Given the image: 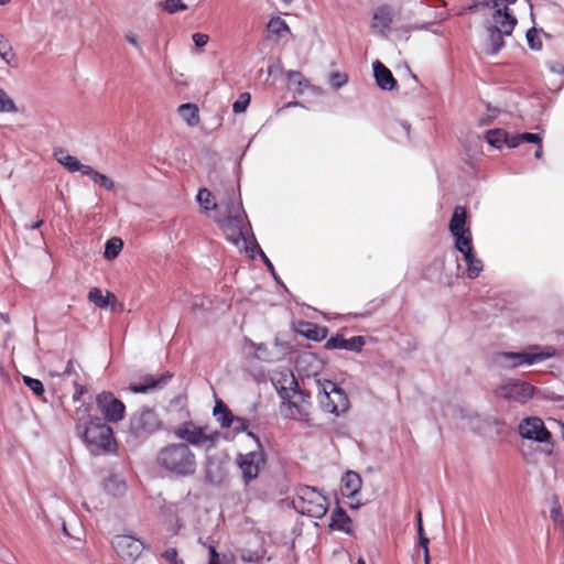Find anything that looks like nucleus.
Segmentation results:
<instances>
[{
	"instance_id": "obj_18",
	"label": "nucleus",
	"mask_w": 564,
	"mask_h": 564,
	"mask_svg": "<svg viewBox=\"0 0 564 564\" xmlns=\"http://www.w3.org/2000/svg\"><path fill=\"white\" fill-rule=\"evenodd\" d=\"M273 384L281 399H288L295 390H300L297 380L292 371L280 372L279 377L273 379Z\"/></svg>"
},
{
	"instance_id": "obj_44",
	"label": "nucleus",
	"mask_w": 564,
	"mask_h": 564,
	"mask_svg": "<svg viewBox=\"0 0 564 564\" xmlns=\"http://www.w3.org/2000/svg\"><path fill=\"white\" fill-rule=\"evenodd\" d=\"M348 82L346 74L335 72L330 74L329 83L335 89L341 88Z\"/></svg>"
},
{
	"instance_id": "obj_42",
	"label": "nucleus",
	"mask_w": 564,
	"mask_h": 564,
	"mask_svg": "<svg viewBox=\"0 0 564 564\" xmlns=\"http://www.w3.org/2000/svg\"><path fill=\"white\" fill-rule=\"evenodd\" d=\"M499 113V109L487 105V115L485 117L479 118L478 126L485 127L492 122L494 119L497 118Z\"/></svg>"
},
{
	"instance_id": "obj_55",
	"label": "nucleus",
	"mask_w": 564,
	"mask_h": 564,
	"mask_svg": "<svg viewBox=\"0 0 564 564\" xmlns=\"http://www.w3.org/2000/svg\"><path fill=\"white\" fill-rule=\"evenodd\" d=\"M126 40H127V42L129 44H131L132 46L137 47L139 51L142 50L137 34H134L132 32L127 33L126 34Z\"/></svg>"
},
{
	"instance_id": "obj_51",
	"label": "nucleus",
	"mask_w": 564,
	"mask_h": 564,
	"mask_svg": "<svg viewBox=\"0 0 564 564\" xmlns=\"http://www.w3.org/2000/svg\"><path fill=\"white\" fill-rule=\"evenodd\" d=\"M192 40L196 47L202 48L208 43L209 36L205 33L197 32L192 35Z\"/></svg>"
},
{
	"instance_id": "obj_32",
	"label": "nucleus",
	"mask_w": 564,
	"mask_h": 564,
	"mask_svg": "<svg viewBox=\"0 0 564 564\" xmlns=\"http://www.w3.org/2000/svg\"><path fill=\"white\" fill-rule=\"evenodd\" d=\"M83 175H87L95 184L100 185L107 191H112L115 188V182L110 177L97 172L90 165H87Z\"/></svg>"
},
{
	"instance_id": "obj_27",
	"label": "nucleus",
	"mask_w": 564,
	"mask_h": 564,
	"mask_svg": "<svg viewBox=\"0 0 564 564\" xmlns=\"http://www.w3.org/2000/svg\"><path fill=\"white\" fill-rule=\"evenodd\" d=\"M213 414L223 429L230 427L235 415L221 400H216Z\"/></svg>"
},
{
	"instance_id": "obj_47",
	"label": "nucleus",
	"mask_w": 564,
	"mask_h": 564,
	"mask_svg": "<svg viewBox=\"0 0 564 564\" xmlns=\"http://www.w3.org/2000/svg\"><path fill=\"white\" fill-rule=\"evenodd\" d=\"M231 426L236 433L247 432L250 421L246 417L235 416Z\"/></svg>"
},
{
	"instance_id": "obj_30",
	"label": "nucleus",
	"mask_w": 564,
	"mask_h": 564,
	"mask_svg": "<svg viewBox=\"0 0 564 564\" xmlns=\"http://www.w3.org/2000/svg\"><path fill=\"white\" fill-rule=\"evenodd\" d=\"M267 30L269 35L274 36L278 40L291 33L288 23L280 17L270 19Z\"/></svg>"
},
{
	"instance_id": "obj_58",
	"label": "nucleus",
	"mask_w": 564,
	"mask_h": 564,
	"mask_svg": "<svg viewBox=\"0 0 564 564\" xmlns=\"http://www.w3.org/2000/svg\"><path fill=\"white\" fill-rule=\"evenodd\" d=\"M416 520H417V534H419V539L426 536L425 533H424V529H423V524H422V516H421L420 511L416 513Z\"/></svg>"
},
{
	"instance_id": "obj_48",
	"label": "nucleus",
	"mask_w": 564,
	"mask_h": 564,
	"mask_svg": "<svg viewBox=\"0 0 564 564\" xmlns=\"http://www.w3.org/2000/svg\"><path fill=\"white\" fill-rule=\"evenodd\" d=\"M252 346L256 348V356H257L258 359H260L262 361H265V362H271L272 361V359L267 354L268 352V347L264 344L256 345V344L252 343Z\"/></svg>"
},
{
	"instance_id": "obj_39",
	"label": "nucleus",
	"mask_w": 564,
	"mask_h": 564,
	"mask_svg": "<svg viewBox=\"0 0 564 564\" xmlns=\"http://www.w3.org/2000/svg\"><path fill=\"white\" fill-rule=\"evenodd\" d=\"M0 112H18L14 101L2 88H0Z\"/></svg>"
},
{
	"instance_id": "obj_29",
	"label": "nucleus",
	"mask_w": 564,
	"mask_h": 564,
	"mask_svg": "<svg viewBox=\"0 0 564 564\" xmlns=\"http://www.w3.org/2000/svg\"><path fill=\"white\" fill-rule=\"evenodd\" d=\"M88 301L100 308H105L108 305L113 304L116 302V296L111 292H107L106 295H102L100 289L93 288L88 292Z\"/></svg>"
},
{
	"instance_id": "obj_33",
	"label": "nucleus",
	"mask_w": 564,
	"mask_h": 564,
	"mask_svg": "<svg viewBox=\"0 0 564 564\" xmlns=\"http://www.w3.org/2000/svg\"><path fill=\"white\" fill-rule=\"evenodd\" d=\"M455 241V249L460 252H467L474 249L471 231L452 235Z\"/></svg>"
},
{
	"instance_id": "obj_49",
	"label": "nucleus",
	"mask_w": 564,
	"mask_h": 564,
	"mask_svg": "<svg viewBox=\"0 0 564 564\" xmlns=\"http://www.w3.org/2000/svg\"><path fill=\"white\" fill-rule=\"evenodd\" d=\"M115 486L113 495H122L126 490V485L122 481L117 480L116 478H109L106 481V489L109 490L110 486Z\"/></svg>"
},
{
	"instance_id": "obj_64",
	"label": "nucleus",
	"mask_w": 564,
	"mask_h": 564,
	"mask_svg": "<svg viewBox=\"0 0 564 564\" xmlns=\"http://www.w3.org/2000/svg\"><path fill=\"white\" fill-rule=\"evenodd\" d=\"M424 564H431L430 551L424 552Z\"/></svg>"
},
{
	"instance_id": "obj_11",
	"label": "nucleus",
	"mask_w": 564,
	"mask_h": 564,
	"mask_svg": "<svg viewBox=\"0 0 564 564\" xmlns=\"http://www.w3.org/2000/svg\"><path fill=\"white\" fill-rule=\"evenodd\" d=\"M495 394L509 402L527 403L534 395V387L530 383L509 379L495 389Z\"/></svg>"
},
{
	"instance_id": "obj_22",
	"label": "nucleus",
	"mask_w": 564,
	"mask_h": 564,
	"mask_svg": "<svg viewBox=\"0 0 564 564\" xmlns=\"http://www.w3.org/2000/svg\"><path fill=\"white\" fill-rule=\"evenodd\" d=\"M299 333L313 341H322L328 335V328L310 322H302Z\"/></svg>"
},
{
	"instance_id": "obj_62",
	"label": "nucleus",
	"mask_w": 564,
	"mask_h": 564,
	"mask_svg": "<svg viewBox=\"0 0 564 564\" xmlns=\"http://www.w3.org/2000/svg\"><path fill=\"white\" fill-rule=\"evenodd\" d=\"M551 518L557 522V521H562V514H560V510L558 509H552L551 510Z\"/></svg>"
},
{
	"instance_id": "obj_45",
	"label": "nucleus",
	"mask_w": 564,
	"mask_h": 564,
	"mask_svg": "<svg viewBox=\"0 0 564 564\" xmlns=\"http://www.w3.org/2000/svg\"><path fill=\"white\" fill-rule=\"evenodd\" d=\"M163 8L169 13H175L180 10H185L187 7L182 0H165Z\"/></svg>"
},
{
	"instance_id": "obj_53",
	"label": "nucleus",
	"mask_w": 564,
	"mask_h": 564,
	"mask_svg": "<svg viewBox=\"0 0 564 564\" xmlns=\"http://www.w3.org/2000/svg\"><path fill=\"white\" fill-rule=\"evenodd\" d=\"M162 556L170 562L171 564H178L177 562V551L174 547L167 549Z\"/></svg>"
},
{
	"instance_id": "obj_14",
	"label": "nucleus",
	"mask_w": 564,
	"mask_h": 564,
	"mask_svg": "<svg viewBox=\"0 0 564 564\" xmlns=\"http://www.w3.org/2000/svg\"><path fill=\"white\" fill-rule=\"evenodd\" d=\"M113 549L118 556L128 562L135 561L142 553L143 543L131 535H117L112 541Z\"/></svg>"
},
{
	"instance_id": "obj_23",
	"label": "nucleus",
	"mask_w": 564,
	"mask_h": 564,
	"mask_svg": "<svg viewBox=\"0 0 564 564\" xmlns=\"http://www.w3.org/2000/svg\"><path fill=\"white\" fill-rule=\"evenodd\" d=\"M352 521L344 509L337 507L332 512L329 528L345 533L351 532Z\"/></svg>"
},
{
	"instance_id": "obj_60",
	"label": "nucleus",
	"mask_w": 564,
	"mask_h": 564,
	"mask_svg": "<svg viewBox=\"0 0 564 564\" xmlns=\"http://www.w3.org/2000/svg\"><path fill=\"white\" fill-rule=\"evenodd\" d=\"M73 372H74V362H73V360H69L67 362L65 370L63 371V376H70Z\"/></svg>"
},
{
	"instance_id": "obj_46",
	"label": "nucleus",
	"mask_w": 564,
	"mask_h": 564,
	"mask_svg": "<svg viewBox=\"0 0 564 564\" xmlns=\"http://www.w3.org/2000/svg\"><path fill=\"white\" fill-rule=\"evenodd\" d=\"M0 56L9 63V56H13L12 46L2 34H0Z\"/></svg>"
},
{
	"instance_id": "obj_21",
	"label": "nucleus",
	"mask_w": 564,
	"mask_h": 564,
	"mask_svg": "<svg viewBox=\"0 0 564 564\" xmlns=\"http://www.w3.org/2000/svg\"><path fill=\"white\" fill-rule=\"evenodd\" d=\"M362 480L358 473L348 470L341 477V492L345 497L351 498L361 489Z\"/></svg>"
},
{
	"instance_id": "obj_5",
	"label": "nucleus",
	"mask_w": 564,
	"mask_h": 564,
	"mask_svg": "<svg viewBox=\"0 0 564 564\" xmlns=\"http://www.w3.org/2000/svg\"><path fill=\"white\" fill-rule=\"evenodd\" d=\"M292 505L299 513L315 519L323 518L328 510L327 498L311 486H300Z\"/></svg>"
},
{
	"instance_id": "obj_19",
	"label": "nucleus",
	"mask_w": 564,
	"mask_h": 564,
	"mask_svg": "<svg viewBox=\"0 0 564 564\" xmlns=\"http://www.w3.org/2000/svg\"><path fill=\"white\" fill-rule=\"evenodd\" d=\"M494 24L488 28H496L501 31L502 34L511 35L517 24V19L512 15L508 8H503V11H495L492 14Z\"/></svg>"
},
{
	"instance_id": "obj_61",
	"label": "nucleus",
	"mask_w": 564,
	"mask_h": 564,
	"mask_svg": "<svg viewBox=\"0 0 564 564\" xmlns=\"http://www.w3.org/2000/svg\"><path fill=\"white\" fill-rule=\"evenodd\" d=\"M429 542L430 541H429L427 536L419 539V543H420V546L423 549V553L426 552V550H429Z\"/></svg>"
},
{
	"instance_id": "obj_28",
	"label": "nucleus",
	"mask_w": 564,
	"mask_h": 564,
	"mask_svg": "<svg viewBox=\"0 0 564 564\" xmlns=\"http://www.w3.org/2000/svg\"><path fill=\"white\" fill-rule=\"evenodd\" d=\"M55 158L59 164L65 166L69 172H80L84 174L87 165L82 164L77 158L68 154L64 150H59L55 152Z\"/></svg>"
},
{
	"instance_id": "obj_2",
	"label": "nucleus",
	"mask_w": 564,
	"mask_h": 564,
	"mask_svg": "<svg viewBox=\"0 0 564 564\" xmlns=\"http://www.w3.org/2000/svg\"><path fill=\"white\" fill-rule=\"evenodd\" d=\"M156 464L169 476L175 478L193 477L197 471L195 453L185 443H170L156 454Z\"/></svg>"
},
{
	"instance_id": "obj_8",
	"label": "nucleus",
	"mask_w": 564,
	"mask_h": 564,
	"mask_svg": "<svg viewBox=\"0 0 564 564\" xmlns=\"http://www.w3.org/2000/svg\"><path fill=\"white\" fill-rule=\"evenodd\" d=\"M173 434L182 440V443L197 447H205L206 451H210L216 446L218 438V432L208 433L207 426H197L192 421H187L178 425Z\"/></svg>"
},
{
	"instance_id": "obj_15",
	"label": "nucleus",
	"mask_w": 564,
	"mask_h": 564,
	"mask_svg": "<svg viewBox=\"0 0 564 564\" xmlns=\"http://www.w3.org/2000/svg\"><path fill=\"white\" fill-rule=\"evenodd\" d=\"M172 373L165 371L160 376L145 375L140 382L130 383L129 390L134 393H147L152 390L161 389L172 379Z\"/></svg>"
},
{
	"instance_id": "obj_31",
	"label": "nucleus",
	"mask_w": 564,
	"mask_h": 564,
	"mask_svg": "<svg viewBox=\"0 0 564 564\" xmlns=\"http://www.w3.org/2000/svg\"><path fill=\"white\" fill-rule=\"evenodd\" d=\"M199 110L194 104H183L178 107V115L188 126H196L199 122Z\"/></svg>"
},
{
	"instance_id": "obj_16",
	"label": "nucleus",
	"mask_w": 564,
	"mask_h": 564,
	"mask_svg": "<svg viewBox=\"0 0 564 564\" xmlns=\"http://www.w3.org/2000/svg\"><path fill=\"white\" fill-rule=\"evenodd\" d=\"M365 345L366 339L364 336L357 335L346 339L341 335L337 334L327 339L325 348L328 350L345 349L348 351L360 352Z\"/></svg>"
},
{
	"instance_id": "obj_13",
	"label": "nucleus",
	"mask_w": 564,
	"mask_h": 564,
	"mask_svg": "<svg viewBox=\"0 0 564 564\" xmlns=\"http://www.w3.org/2000/svg\"><path fill=\"white\" fill-rule=\"evenodd\" d=\"M520 436L528 441L536 443H549L551 433L545 427L544 422L538 416L524 417L518 426Z\"/></svg>"
},
{
	"instance_id": "obj_9",
	"label": "nucleus",
	"mask_w": 564,
	"mask_h": 564,
	"mask_svg": "<svg viewBox=\"0 0 564 564\" xmlns=\"http://www.w3.org/2000/svg\"><path fill=\"white\" fill-rule=\"evenodd\" d=\"M161 429V419L149 406H142L130 417L129 432L137 438H147Z\"/></svg>"
},
{
	"instance_id": "obj_17",
	"label": "nucleus",
	"mask_w": 564,
	"mask_h": 564,
	"mask_svg": "<svg viewBox=\"0 0 564 564\" xmlns=\"http://www.w3.org/2000/svg\"><path fill=\"white\" fill-rule=\"evenodd\" d=\"M393 21V11L389 6L376 9L372 17L371 30L380 35H386Z\"/></svg>"
},
{
	"instance_id": "obj_10",
	"label": "nucleus",
	"mask_w": 564,
	"mask_h": 564,
	"mask_svg": "<svg viewBox=\"0 0 564 564\" xmlns=\"http://www.w3.org/2000/svg\"><path fill=\"white\" fill-rule=\"evenodd\" d=\"M247 434L257 442L258 449L247 454H240L237 457V464L241 469L246 484L259 476L260 469L265 463V453L260 444L259 437L252 432H247Z\"/></svg>"
},
{
	"instance_id": "obj_25",
	"label": "nucleus",
	"mask_w": 564,
	"mask_h": 564,
	"mask_svg": "<svg viewBox=\"0 0 564 564\" xmlns=\"http://www.w3.org/2000/svg\"><path fill=\"white\" fill-rule=\"evenodd\" d=\"M462 256L467 267L463 275H466L468 279H476L484 269L482 261L477 258L474 249L462 253Z\"/></svg>"
},
{
	"instance_id": "obj_4",
	"label": "nucleus",
	"mask_w": 564,
	"mask_h": 564,
	"mask_svg": "<svg viewBox=\"0 0 564 564\" xmlns=\"http://www.w3.org/2000/svg\"><path fill=\"white\" fill-rule=\"evenodd\" d=\"M315 382L318 403L324 412L339 416L349 410V398L344 389L326 379H316Z\"/></svg>"
},
{
	"instance_id": "obj_52",
	"label": "nucleus",
	"mask_w": 564,
	"mask_h": 564,
	"mask_svg": "<svg viewBox=\"0 0 564 564\" xmlns=\"http://www.w3.org/2000/svg\"><path fill=\"white\" fill-rule=\"evenodd\" d=\"M519 138L522 143L530 142V143L540 144V142L542 141V139L540 138V135L538 133H531V132L519 133Z\"/></svg>"
},
{
	"instance_id": "obj_20",
	"label": "nucleus",
	"mask_w": 564,
	"mask_h": 564,
	"mask_svg": "<svg viewBox=\"0 0 564 564\" xmlns=\"http://www.w3.org/2000/svg\"><path fill=\"white\" fill-rule=\"evenodd\" d=\"M372 67L376 83L381 89L392 90L397 86V80L391 70L380 61L373 62Z\"/></svg>"
},
{
	"instance_id": "obj_63",
	"label": "nucleus",
	"mask_w": 564,
	"mask_h": 564,
	"mask_svg": "<svg viewBox=\"0 0 564 564\" xmlns=\"http://www.w3.org/2000/svg\"><path fill=\"white\" fill-rule=\"evenodd\" d=\"M542 153H543V149H542V141H541L540 144H538V149L534 152V156L536 159H540L542 156Z\"/></svg>"
},
{
	"instance_id": "obj_54",
	"label": "nucleus",
	"mask_w": 564,
	"mask_h": 564,
	"mask_svg": "<svg viewBox=\"0 0 564 564\" xmlns=\"http://www.w3.org/2000/svg\"><path fill=\"white\" fill-rule=\"evenodd\" d=\"M74 388H75V392L73 394V400L76 402V401H79V399L82 398V395L84 393H86V387L75 381Z\"/></svg>"
},
{
	"instance_id": "obj_26",
	"label": "nucleus",
	"mask_w": 564,
	"mask_h": 564,
	"mask_svg": "<svg viewBox=\"0 0 564 564\" xmlns=\"http://www.w3.org/2000/svg\"><path fill=\"white\" fill-rule=\"evenodd\" d=\"M488 35V45L486 47V53L489 55L498 54L502 47L505 46V36H509V34H502L501 31L496 28H486Z\"/></svg>"
},
{
	"instance_id": "obj_43",
	"label": "nucleus",
	"mask_w": 564,
	"mask_h": 564,
	"mask_svg": "<svg viewBox=\"0 0 564 564\" xmlns=\"http://www.w3.org/2000/svg\"><path fill=\"white\" fill-rule=\"evenodd\" d=\"M527 41L528 45L531 50L539 51L542 47V42L539 39L538 32L535 29H531L527 32Z\"/></svg>"
},
{
	"instance_id": "obj_37",
	"label": "nucleus",
	"mask_w": 564,
	"mask_h": 564,
	"mask_svg": "<svg viewBox=\"0 0 564 564\" xmlns=\"http://www.w3.org/2000/svg\"><path fill=\"white\" fill-rule=\"evenodd\" d=\"M486 139L489 144L500 149L505 144V141H507V132L501 129L489 130Z\"/></svg>"
},
{
	"instance_id": "obj_38",
	"label": "nucleus",
	"mask_w": 564,
	"mask_h": 564,
	"mask_svg": "<svg viewBox=\"0 0 564 564\" xmlns=\"http://www.w3.org/2000/svg\"><path fill=\"white\" fill-rule=\"evenodd\" d=\"M254 251H256V252L261 257V259H262L263 263L267 265V268H268L272 273H274V268H273L272 262L269 260V258L265 256V253L263 252V250L260 248V246L258 245V242H257V240H256L254 236H252V245L250 246V248H249V252H248V253H249V256H250L251 258H253V257H254V256H253V252H254ZM273 275H274V278L276 279V275H275V274H273Z\"/></svg>"
},
{
	"instance_id": "obj_1",
	"label": "nucleus",
	"mask_w": 564,
	"mask_h": 564,
	"mask_svg": "<svg viewBox=\"0 0 564 564\" xmlns=\"http://www.w3.org/2000/svg\"><path fill=\"white\" fill-rule=\"evenodd\" d=\"M75 431L95 456L111 454L117 449L113 431L102 417L84 411L76 420Z\"/></svg>"
},
{
	"instance_id": "obj_12",
	"label": "nucleus",
	"mask_w": 564,
	"mask_h": 564,
	"mask_svg": "<svg viewBox=\"0 0 564 564\" xmlns=\"http://www.w3.org/2000/svg\"><path fill=\"white\" fill-rule=\"evenodd\" d=\"M96 405L105 422L117 423L124 417L126 405L112 392L102 391L96 395Z\"/></svg>"
},
{
	"instance_id": "obj_41",
	"label": "nucleus",
	"mask_w": 564,
	"mask_h": 564,
	"mask_svg": "<svg viewBox=\"0 0 564 564\" xmlns=\"http://www.w3.org/2000/svg\"><path fill=\"white\" fill-rule=\"evenodd\" d=\"M250 102V95L248 93L241 94L232 105L235 113L243 112Z\"/></svg>"
},
{
	"instance_id": "obj_40",
	"label": "nucleus",
	"mask_w": 564,
	"mask_h": 564,
	"mask_svg": "<svg viewBox=\"0 0 564 564\" xmlns=\"http://www.w3.org/2000/svg\"><path fill=\"white\" fill-rule=\"evenodd\" d=\"M23 382L36 397H42L44 394V386L41 380L23 376Z\"/></svg>"
},
{
	"instance_id": "obj_3",
	"label": "nucleus",
	"mask_w": 564,
	"mask_h": 564,
	"mask_svg": "<svg viewBox=\"0 0 564 564\" xmlns=\"http://www.w3.org/2000/svg\"><path fill=\"white\" fill-rule=\"evenodd\" d=\"M245 216L241 200L229 199L226 203V216L215 217V221L223 229L228 241L235 246L243 241L246 252H249L253 234H249V229L246 228L243 224Z\"/></svg>"
},
{
	"instance_id": "obj_24",
	"label": "nucleus",
	"mask_w": 564,
	"mask_h": 564,
	"mask_svg": "<svg viewBox=\"0 0 564 564\" xmlns=\"http://www.w3.org/2000/svg\"><path fill=\"white\" fill-rule=\"evenodd\" d=\"M466 218L467 213L465 207L456 206L449 220V232L452 235H456L464 234L465 231H470V228L466 227Z\"/></svg>"
},
{
	"instance_id": "obj_6",
	"label": "nucleus",
	"mask_w": 564,
	"mask_h": 564,
	"mask_svg": "<svg viewBox=\"0 0 564 564\" xmlns=\"http://www.w3.org/2000/svg\"><path fill=\"white\" fill-rule=\"evenodd\" d=\"M555 352L556 349L552 346H546L544 348H541L539 346H532L519 352H499L496 356V361L499 365L509 368H516L520 366H532L553 357Z\"/></svg>"
},
{
	"instance_id": "obj_56",
	"label": "nucleus",
	"mask_w": 564,
	"mask_h": 564,
	"mask_svg": "<svg viewBox=\"0 0 564 564\" xmlns=\"http://www.w3.org/2000/svg\"><path fill=\"white\" fill-rule=\"evenodd\" d=\"M521 140L519 138V133L518 134H514V135H511L509 137L507 134V141H505V144H507L509 148H517L521 144Z\"/></svg>"
},
{
	"instance_id": "obj_50",
	"label": "nucleus",
	"mask_w": 564,
	"mask_h": 564,
	"mask_svg": "<svg viewBox=\"0 0 564 564\" xmlns=\"http://www.w3.org/2000/svg\"><path fill=\"white\" fill-rule=\"evenodd\" d=\"M516 0H488L485 6L495 9V11H503V8H508V3H513Z\"/></svg>"
},
{
	"instance_id": "obj_35",
	"label": "nucleus",
	"mask_w": 564,
	"mask_h": 564,
	"mask_svg": "<svg viewBox=\"0 0 564 564\" xmlns=\"http://www.w3.org/2000/svg\"><path fill=\"white\" fill-rule=\"evenodd\" d=\"M197 202L198 204L206 210H216L218 204L214 202L213 194L207 188H200L197 193Z\"/></svg>"
},
{
	"instance_id": "obj_7",
	"label": "nucleus",
	"mask_w": 564,
	"mask_h": 564,
	"mask_svg": "<svg viewBox=\"0 0 564 564\" xmlns=\"http://www.w3.org/2000/svg\"><path fill=\"white\" fill-rule=\"evenodd\" d=\"M311 393L305 390H295L288 399H282L280 412L284 419H292L311 425Z\"/></svg>"
},
{
	"instance_id": "obj_57",
	"label": "nucleus",
	"mask_w": 564,
	"mask_h": 564,
	"mask_svg": "<svg viewBox=\"0 0 564 564\" xmlns=\"http://www.w3.org/2000/svg\"><path fill=\"white\" fill-rule=\"evenodd\" d=\"M549 69L552 72V73H555V74H564V66L556 63V62H549L546 63Z\"/></svg>"
},
{
	"instance_id": "obj_36",
	"label": "nucleus",
	"mask_w": 564,
	"mask_h": 564,
	"mask_svg": "<svg viewBox=\"0 0 564 564\" xmlns=\"http://www.w3.org/2000/svg\"><path fill=\"white\" fill-rule=\"evenodd\" d=\"M285 75L291 85L297 86L296 93L299 94H302L310 86L308 80L299 70H289Z\"/></svg>"
},
{
	"instance_id": "obj_34",
	"label": "nucleus",
	"mask_w": 564,
	"mask_h": 564,
	"mask_svg": "<svg viewBox=\"0 0 564 564\" xmlns=\"http://www.w3.org/2000/svg\"><path fill=\"white\" fill-rule=\"evenodd\" d=\"M123 247V242L120 238L112 237L109 240H107L105 245V252L104 256L108 260H112L117 258Z\"/></svg>"
},
{
	"instance_id": "obj_59",
	"label": "nucleus",
	"mask_w": 564,
	"mask_h": 564,
	"mask_svg": "<svg viewBox=\"0 0 564 564\" xmlns=\"http://www.w3.org/2000/svg\"><path fill=\"white\" fill-rule=\"evenodd\" d=\"M209 562L208 563H216L219 564V555L214 546L209 547Z\"/></svg>"
}]
</instances>
